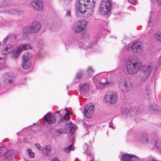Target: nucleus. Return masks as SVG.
Returning a JSON list of instances; mask_svg holds the SVG:
<instances>
[{
	"label": "nucleus",
	"instance_id": "obj_36",
	"mask_svg": "<svg viewBox=\"0 0 161 161\" xmlns=\"http://www.w3.org/2000/svg\"><path fill=\"white\" fill-rule=\"evenodd\" d=\"M28 152L29 156L31 158H34L35 157V153L32 152L31 150L30 149H28Z\"/></svg>",
	"mask_w": 161,
	"mask_h": 161
},
{
	"label": "nucleus",
	"instance_id": "obj_44",
	"mask_svg": "<svg viewBox=\"0 0 161 161\" xmlns=\"http://www.w3.org/2000/svg\"><path fill=\"white\" fill-rule=\"evenodd\" d=\"M9 39V37L8 36L6 37L3 40V43L2 44L3 45H4L6 43V42H7V41H8V39Z\"/></svg>",
	"mask_w": 161,
	"mask_h": 161
},
{
	"label": "nucleus",
	"instance_id": "obj_1",
	"mask_svg": "<svg viewBox=\"0 0 161 161\" xmlns=\"http://www.w3.org/2000/svg\"><path fill=\"white\" fill-rule=\"evenodd\" d=\"M31 48V47L29 45L25 44L19 46L16 50L13 51V47L9 45L4 49L2 54L6 55L8 53L11 52L10 55L11 58L13 59H15L18 57L22 51Z\"/></svg>",
	"mask_w": 161,
	"mask_h": 161
},
{
	"label": "nucleus",
	"instance_id": "obj_26",
	"mask_svg": "<svg viewBox=\"0 0 161 161\" xmlns=\"http://www.w3.org/2000/svg\"><path fill=\"white\" fill-rule=\"evenodd\" d=\"M69 118L70 117L67 115V114L66 113L64 116L60 119L58 122V123L59 124L61 123L66 122L69 120Z\"/></svg>",
	"mask_w": 161,
	"mask_h": 161
},
{
	"label": "nucleus",
	"instance_id": "obj_25",
	"mask_svg": "<svg viewBox=\"0 0 161 161\" xmlns=\"http://www.w3.org/2000/svg\"><path fill=\"white\" fill-rule=\"evenodd\" d=\"M99 84L101 86L106 87L111 85L112 83L111 81H109L108 79H107L105 81L102 80L101 82H99Z\"/></svg>",
	"mask_w": 161,
	"mask_h": 161
},
{
	"label": "nucleus",
	"instance_id": "obj_31",
	"mask_svg": "<svg viewBox=\"0 0 161 161\" xmlns=\"http://www.w3.org/2000/svg\"><path fill=\"white\" fill-rule=\"evenodd\" d=\"M75 125H72L69 127V132L71 135H72L74 134L75 130Z\"/></svg>",
	"mask_w": 161,
	"mask_h": 161
},
{
	"label": "nucleus",
	"instance_id": "obj_6",
	"mask_svg": "<svg viewBox=\"0 0 161 161\" xmlns=\"http://www.w3.org/2000/svg\"><path fill=\"white\" fill-rule=\"evenodd\" d=\"M31 55L30 53H26L24 54L22 57L23 68L25 69H27L30 68L31 65L30 58Z\"/></svg>",
	"mask_w": 161,
	"mask_h": 161
},
{
	"label": "nucleus",
	"instance_id": "obj_18",
	"mask_svg": "<svg viewBox=\"0 0 161 161\" xmlns=\"http://www.w3.org/2000/svg\"><path fill=\"white\" fill-rule=\"evenodd\" d=\"M83 147L85 150H86V151L85 152L88 156L87 158V159L88 161H93L94 158L93 156L92 155L90 152H88V145L85 143L84 144Z\"/></svg>",
	"mask_w": 161,
	"mask_h": 161
},
{
	"label": "nucleus",
	"instance_id": "obj_10",
	"mask_svg": "<svg viewBox=\"0 0 161 161\" xmlns=\"http://www.w3.org/2000/svg\"><path fill=\"white\" fill-rule=\"evenodd\" d=\"M87 24L86 21L83 20L77 22L75 24L74 30L76 33H79L84 29Z\"/></svg>",
	"mask_w": 161,
	"mask_h": 161
},
{
	"label": "nucleus",
	"instance_id": "obj_13",
	"mask_svg": "<svg viewBox=\"0 0 161 161\" xmlns=\"http://www.w3.org/2000/svg\"><path fill=\"white\" fill-rule=\"evenodd\" d=\"M31 4L36 10H41L43 8L42 0H32Z\"/></svg>",
	"mask_w": 161,
	"mask_h": 161
},
{
	"label": "nucleus",
	"instance_id": "obj_17",
	"mask_svg": "<svg viewBox=\"0 0 161 161\" xmlns=\"http://www.w3.org/2000/svg\"><path fill=\"white\" fill-rule=\"evenodd\" d=\"M90 86L87 84H85L81 86L80 92L83 95L85 94L88 93L90 90Z\"/></svg>",
	"mask_w": 161,
	"mask_h": 161
},
{
	"label": "nucleus",
	"instance_id": "obj_35",
	"mask_svg": "<svg viewBox=\"0 0 161 161\" xmlns=\"http://www.w3.org/2000/svg\"><path fill=\"white\" fill-rule=\"evenodd\" d=\"M73 147V145H71L67 147H66L64 149V152L69 153L70 152V151L72 149Z\"/></svg>",
	"mask_w": 161,
	"mask_h": 161
},
{
	"label": "nucleus",
	"instance_id": "obj_37",
	"mask_svg": "<svg viewBox=\"0 0 161 161\" xmlns=\"http://www.w3.org/2000/svg\"><path fill=\"white\" fill-rule=\"evenodd\" d=\"M56 132L58 135H61L64 133V130L63 129H61L57 130Z\"/></svg>",
	"mask_w": 161,
	"mask_h": 161
},
{
	"label": "nucleus",
	"instance_id": "obj_41",
	"mask_svg": "<svg viewBox=\"0 0 161 161\" xmlns=\"http://www.w3.org/2000/svg\"><path fill=\"white\" fill-rule=\"evenodd\" d=\"M87 71L90 74H91L92 73H94V70L92 69V68L90 67L88 68L87 69Z\"/></svg>",
	"mask_w": 161,
	"mask_h": 161
},
{
	"label": "nucleus",
	"instance_id": "obj_24",
	"mask_svg": "<svg viewBox=\"0 0 161 161\" xmlns=\"http://www.w3.org/2000/svg\"><path fill=\"white\" fill-rule=\"evenodd\" d=\"M51 150V147L49 145H48L45 146L44 148L43 147L42 153L44 154L46 156L48 155Z\"/></svg>",
	"mask_w": 161,
	"mask_h": 161
},
{
	"label": "nucleus",
	"instance_id": "obj_40",
	"mask_svg": "<svg viewBox=\"0 0 161 161\" xmlns=\"http://www.w3.org/2000/svg\"><path fill=\"white\" fill-rule=\"evenodd\" d=\"M123 115H126V114L129 112V110L128 109L126 108H125L123 109Z\"/></svg>",
	"mask_w": 161,
	"mask_h": 161
},
{
	"label": "nucleus",
	"instance_id": "obj_2",
	"mask_svg": "<svg viewBox=\"0 0 161 161\" xmlns=\"http://www.w3.org/2000/svg\"><path fill=\"white\" fill-rule=\"evenodd\" d=\"M154 64L153 63H150L147 66H143L140 69L142 71L140 74V80L142 82L144 81L150 75L153 68Z\"/></svg>",
	"mask_w": 161,
	"mask_h": 161
},
{
	"label": "nucleus",
	"instance_id": "obj_39",
	"mask_svg": "<svg viewBox=\"0 0 161 161\" xmlns=\"http://www.w3.org/2000/svg\"><path fill=\"white\" fill-rule=\"evenodd\" d=\"M35 145L36 147L40 150H42L43 149V147L40 146L39 143H36L35 144Z\"/></svg>",
	"mask_w": 161,
	"mask_h": 161
},
{
	"label": "nucleus",
	"instance_id": "obj_27",
	"mask_svg": "<svg viewBox=\"0 0 161 161\" xmlns=\"http://www.w3.org/2000/svg\"><path fill=\"white\" fill-rule=\"evenodd\" d=\"M30 32L31 31L30 30L29 27L24 29L23 30V37L25 39H27L28 35Z\"/></svg>",
	"mask_w": 161,
	"mask_h": 161
},
{
	"label": "nucleus",
	"instance_id": "obj_21",
	"mask_svg": "<svg viewBox=\"0 0 161 161\" xmlns=\"http://www.w3.org/2000/svg\"><path fill=\"white\" fill-rule=\"evenodd\" d=\"M77 2L87 7L89 6V5H90L92 2H94V1L93 0H79V1Z\"/></svg>",
	"mask_w": 161,
	"mask_h": 161
},
{
	"label": "nucleus",
	"instance_id": "obj_32",
	"mask_svg": "<svg viewBox=\"0 0 161 161\" xmlns=\"http://www.w3.org/2000/svg\"><path fill=\"white\" fill-rule=\"evenodd\" d=\"M79 47L80 48H83V49H86L88 47H91L90 46H88L86 43L83 42H80L79 44Z\"/></svg>",
	"mask_w": 161,
	"mask_h": 161
},
{
	"label": "nucleus",
	"instance_id": "obj_42",
	"mask_svg": "<svg viewBox=\"0 0 161 161\" xmlns=\"http://www.w3.org/2000/svg\"><path fill=\"white\" fill-rule=\"evenodd\" d=\"M128 2L130 3L135 5L136 3V0H128Z\"/></svg>",
	"mask_w": 161,
	"mask_h": 161
},
{
	"label": "nucleus",
	"instance_id": "obj_43",
	"mask_svg": "<svg viewBox=\"0 0 161 161\" xmlns=\"http://www.w3.org/2000/svg\"><path fill=\"white\" fill-rule=\"evenodd\" d=\"M82 75V74L81 73H78L76 75V78L78 79H80Z\"/></svg>",
	"mask_w": 161,
	"mask_h": 161
},
{
	"label": "nucleus",
	"instance_id": "obj_15",
	"mask_svg": "<svg viewBox=\"0 0 161 161\" xmlns=\"http://www.w3.org/2000/svg\"><path fill=\"white\" fill-rule=\"evenodd\" d=\"M146 88V90L143 92V96L146 100H150L152 97L150 86L149 85H147Z\"/></svg>",
	"mask_w": 161,
	"mask_h": 161
},
{
	"label": "nucleus",
	"instance_id": "obj_51",
	"mask_svg": "<svg viewBox=\"0 0 161 161\" xmlns=\"http://www.w3.org/2000/svg\"><path fill=\"white\" fill-rule=\"evenodd\" d=\"M67 89H68V86H67Z\"/></svg>",
	"mask_w": 161,
	"mask_h": 161
},
{
	"label": "nucleus",
	"instance_id": "obj_28",
	"mask_svg": "<svg viewBox=\"0 0 161 161\" xmlns=\"http://www.w3.org/2000/svg\"><path fill=\"white\" fill-rule=\"evenodd\" d=\"M154 38L156 41L161 42V32L154 34Z\"/></svg>",
	"mask_w": 161,
	"mask_h": 161
},
{
	"label": "nucleus",
	"instance_id": "obj_14",
	"mask_svg": "<svg viewBox=\"0 0 161 161\" xmlns=\"http://www.w3.org/2000/svg\"><path fill=\"white\" fill-rule=\"evenodd\" d=\"M131 50L134 53H140L142 48V43L140 42H134L131 46Z\"/></svg>",
	"mask_w": 161,
	"mask_h": 161
},
{
	"label": "nucleus",
	"instance_id": "obj_52",
	"mask_svg": "<svg viewBox=\"0 0 161 161\" xmlns=\"http://www.w3.org/2000/svg\"><path fill=\"white\" fill-rule=\"evenodd\" d=\"M130 7H132V8H133V7H132V6H130Z\"/></svg>",
	"mask_w": 161,
	"mask_h": 161
},
{
	"label": "nucleus",
	"instance_id": "obj_19",
	"mask_svg": "<svg viewBox=\"0 0 161 161\" xmlns=\"http://www.w3.org/2000/svg\"><path fill=\"white\" fill-rule=\"evenodd\" d=\"M75 8L78 12L82 13L86 7L83 5H81L80 3L76 2L75 5Z\"/></svg>",
	"mask_w": 161,
	"mask_h": 161
},
{
	"label": "nucleus",
	"instance_id": "obj_33",
	"mask_svg": "<svg viewBox=\"0 0 161 161\" xmlns=\"http://www.w3.org/2000/svg\"><path fill=\"white\" fill-rule=\"evenodd\" d=\"M155 145V147L161 153V142L159 141H156Z\"/></svg>",
	"mask_w": 161,
	"mask_h": 161
},
{
	"label": "nucleus",
	"instance_id": "obj_29",
	"mask_svg": "<svg viewBox=\"0 0 161 161\" xmlns=\"http://www.w3.org/2000/svg\"><path fill=\"white\" fill-rule=\"evenodd\" d=\"M149 108L150 109L156 110L158 111H161V108L160 107L158 106L153 105H150L149 106Z\"/></svg>",
	"mask_w": 161,
	"mask_h": 161
},
{
	"label": "nucleus",
	"instance_id": "obj_46",
	"mask_svg": "<svg viewBox=\"0 0 161 161\" xmlns=\"http://www.w3.org/2000/svg\"><path fill=\"white\" fill-rule=\"evenodd\" d=\"M52 161H59V160L58 158H54L52 159Z\"/></svg>",
	"mask_w": 161,
	"mask_h": 161
},
{
	"label": "nucleus",
	"instance_id": "obj_3",
	"mask_svg": "<svg viewBox=\"0 0 161 161\" xmlns=\"http://www.w3.org/2000/svg\"><path fill=\"white\" fill-rule=\"evenodd\" d=\"M141 67L142 64L138 62L133 63L131 60L128 61L127 62L126 69L130 74L133 75L136 74Z\"/></svg>",
	"mask_w": 161,
	"mask_h": 161
},
{
	"label": "nucleus",
	"instance_id": "obj_4",
	"mask_svg": "<svg viewBox=\"0 0 161 161\" xmlns=\"http://www.w3.org/2000/svg\"><path fill=\"white\" fill-rule=\"evenodd\" d=\"M111 3L109 0H103L101 2L100 5V10L103 15L107 14L111 9Z\"/></svg>",
	"mask_w": 161,
	"mask_h": 161
},
{
	"label": "nucleus",
	"instance_id": "obj_8",
	"mask_svg": "<svg viewBox=\"0 0 161 161\" xmlns=\"http://www.w3.org/2000/svg\"><path fill=\"white\" fill-rule=\"evenodd\" d=\"M117 98V93L108 92L105 95L104 99L108 103L113 104L116 102Z\"/></svg>",
	"mask_w": 161,
	"mask_h": 161
},
{
	"label": "nucleus",
	"instance_id": "obj_34",
	"mask_svg": "<svg viewBox=\"0 0 161 161\" xmlns=\"http://www.w3.org/2000/svg\"><path fill=\"white\" fill-rule=\"evenodd\" d=\"M89 36L87 32H85L81 34V38L83 39H87L89 38Z\"/></svg>",
	"mask_w": 161,
	"mask_h": 161
},
{
	"label": "nucleus",
	"instance_id": "obj_5",
	"mask_svg": "<svg viewBox=\"0 0 161 161\" xmlns=\"http://www.w3.org/2000/svg\"><path fill=\"white\" fill-rule=\"evenodd\" d=\"M132 83L130 80L120 81L119 83V88L122 91L127 92L132 87Z\"/></svg>",
	"mask_w": 161,
	"mask_h": 161
},
{
	"label": "nucleus",
	"instance_id": "obj_45",
	"mask_svg": "<svg viewBox=\"0 0 161 161\" xmlns=\"http://www.w3.org/2000/svg\"><path fill=\"white\" fill-rule=\"evenodd\" d=\"M113 124V123L112 122V121H111L110 122L109 125V127L114 129V128L113 126H112V125Z\"/></svg>",
	"mask_w": 161,
	"mask_h": 161
},
{
	"label": "nucleus",
	"instance_id": "obj_38",
	"mask_svg": "<svg viewBox=\"0 0 161 161\" xmlns=\"http://www.w3.org/2000/svg\"><path fill=\"white\" fill-rule=\"evenodd\" d=\"M71 16V13L70 10H68L66 13L65 17L66 18H69Z\"/></svg>",
	"mask_w": 161,
	"mask_h": 161
},
{
	"label": "nucleus",
	"instance_id": "obj_16",
	"mask_svg": "<svg viewBox=\"0 0 161 161\" xmlns=\"http://www.w3.org/2000/svg\"><path fill=\"white\" fill-rule=\"evenodd\" d=\"M43 118L44 121L47 122L50 125L54 124L56 121L55 118L49 112L45 115Z\"/></svg>",
	"mask_w": 161,
	"mask_h": 161
},
{
	"label": "nucleus",
	"instance_id": "obj_9",
	"mask_svg": "<svg viewBox=\"0 0 161 161\" xmlns=\"http://www.w3.org/2000/svg\"><path fill=\"white\" fill-rule=\"evenodd\" d=\"M95 7V3L92 2L91 4L89 6L87 7L84 10L82 13L83 16L84 17H88L91 16L93 13L94 8Z\"/></svg>",
	"mask_w": 161,
	"mask_h": 161
},
{
	"label": "nucleus",
	"instance_id": "obj_23",
	"mask_svg": "<svg viewBox=\"0 0 161 161\" xmlns=\"http://www.w3.org/2000/svg\"><path fill=\"white\" fill-rule=\"evenodd\" d=\"M149 135L147 132H143L142 134L141 139L143 142L147 143L148 142Z\"/></svg>",
	"mask_w": 161,
	"mask_h": 161
},
{
	"label": "nucleus",
	"instance_id": "obj_48",
	"mask_svg": "<svg viewBox=\"0 0 161 161\" xmlns=\"http://www.w3.org/2000/svg\"><path fill=\"white\" fill-rule=\"evenodd\" d=\"M158 3L159 5L161 6V0H160L159 2H158Z\"/></svg>",
	"mask_w": 161,
	"mask_h": 161
},
{
	"label": "nucleus",
	"instance_id": "obj_11",
	"mask_svg": "<svg viewBox=\"0 0 161 161\" xmlns=\"http://www.w3.org/2000/svg\"><path fill=\"white\" fill-rule=\"evenodd\" d=\"M42 28L41 24L38 21H33L29 27L31 32L36 33L40 30Z\"/></svg>",
	"mask_w": 161,
	"mask_h": 161
},
{
	"label": "nucleus",
	"instance_id": "obj_7",
	"mask_svg": "<svg viewBox=\"0 0 161 161\" xmlns=\"http://www.w3.org/2000/svg\"><path fill=\"white\" fill-rule=\"evenodd\" d=\"M95 110L94 105L92 103H88L85 106L84 112L85 117L90 118Z\"/></svg>",
	"mask_w": 161,
	"mask_h": 161
},
{
	"label": "nucleus",
	"instance_id": "obj_50",
	"mask_svg": "<svg viewBox=\"0 0 161 161\" xmlns=\"http://www.w3.org/2000/svg\"><path fill=\"white\" fill-rule=\"evenodd\" d=\"M151 21L150 20L148 21V23H151Z\"/></svg>",
	"mask_w": 161,
	"mask_h": 161
},
{
	"label": "nucleus",
	"instance_id": "obj_49",
	"mask_svg": "<svg viewBox=\"0 0 161 161\" xmlns=\"http://www.w3.org/2000/svg\"><path fill=\"white\" fill-rule=\"evenodd\" d=\"M59 111H56V113L58 114V113H59Z\"/></svg>",
	"mask_w": 161,
	"mask_h": 161
},
{
	"label": "nucleus",
	"instance_id": "obj_12",
	"mask_svg": "<svg viewBox=\"0 0 161 161\" xmlns=\"http://www.w3.org/2000/svg\"><path fill=\"white\" fill-rule=\"evenodd\" d=\"M121 157L122 161H139L138 157L131 154L125 153Z\"/></svg>",
	"mask_w": 161,
	"mask_h": 161
},
{
	"label": "nucleus",
	"instance_id": "obj_30",
	"mask_svg": "<svg viewBox=\"0 0 161 161\" xmlns=\"http://www.w3.org/2000/svg\"><path fill=\"white\" fill-rule=\"evenodd\" d=\"M7 150L4 147H0V156H5Z\"/></svg>",
	"mask_w": 161,
	"mask_h": 161
},
{
	"label": "nucleus",
	"instance_id": "obj_22",
	"mask_svg": "<svg viewBox=\"0 0 161 161\" xmlns=\"http://www.w3.org/2000/svg\"><path fill=\"white\" fill-rule=\"evenodd\" d=\"M3 80L4 82L6 83H10L12 81L11 77L8 73H5L3 75Z\"/></svg>",
	"mask_w": 161,
	"mask_h": 161
},
{
	"label": "nucleus",
	"instance_id": "obj_47",
	"mask_svg": "<svg viewBox=\"0 0 161 161\" xmlns=\"http://www.w3.org/2000/svg\"><path fill=\"white\" fill-rule=\"evenodd\" d=\"M160 0H152V2L154 3H155L157 2H158Z\"/></svg>",
	"mask_w": 161,
	"mask_h": 161
},
{
	"label": "nucleus",
	"instance_id": "obj_20",
	"mask_svg": "<svg viewBox=\"0 0 161 161\" xmlns=\"http://www.w3.org/2000/svg\"><path fill=\"white\" fill-rule=\"evenodd\" d=\"M16 153L14 150H11L6 152L5 155V157L9 159H11L14 158L15 155Z\"/></svg>",
	"mask_w": 161,
	"mask_h": 161
}]
</instances>
